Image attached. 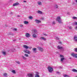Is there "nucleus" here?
I'll return each instance as SVG.
<instances>
[{"mask_svg":"<svg viewBox=\"0 0 77 77\" xmlns=\"http://www.w3.org/2000/svg\"><path fill=\"white\" fill-rule=\"evenodd\" d=\"M75 25H77V22H75Z\"/></svg>","mask_w":77,"mask_h":77,"instance_id":"40","label":"nucleus"},{"mask_svg":"<svg viewBox=\"0 0 77 77\" xmlns=\"http://www.w3.org/2000/svg\"><path fill=\"white\" fill-rule=\"evenodd\" d=\"M16 63L18 64H20V63L19 61L16 62Z\"/></svg>","mask_w":77,"mask_h":77,"instance_id":"33","label":"nucleus"},{"mask_svg":"<svg viewBox=\"0 0 77 77\" xmlns=\"http://www.w3.org/2000/svg\"><path fill=\"white\" fill-rule=\"evenodd\" d=\"M48 69L49 72H51L53 71V68L50 66H48Z\"/></svg>","mask_w":77,"mask_h":77,"instance_id":"2","label":"nucleus"},{"mask_svg":"<svg viewBox=\"0 0 77 77\" xmlns=\"http://www.w3.org/2000/svg\"><path fill=\"white\" fill-rule=\"evenodd\" d=\"M23 47L25 48H26V49H28V47L27 45H24L23 46Z\"/></svg>","mask_w":77,"mask_h":77,"instance_id":"11","label":"nucleus"},{"mask_svg":"<svg viewBox=\"0 0 77 77\" xmlns=\"http://www.w3.org/2000/svg\"><path fill=\"white\" fill-rule=\"evenodd\" d=\"M52 24H56V22L55 21H53L52 23Z\"/></svg>","mask_w":77,"mask_h":77,"instance_id":"27","label":"nucleus"},{"mask_svg":"<svg viewBox=\"0 0 77 77\" xmlns=\"http://www.w3.org/2000/svg\"><path fill=\"white\" fill-rule=\"evenodd\" d=\"M60 57H63V56L61 55H60Z\"/></svg>","mask_w":77,"mask_h":77,"instance_id":"30","label":"nucleus"},{"mask_svg":"<svg viewBox=\"0 0 77 77\" xmlns=\"http://www.w3.org/2000/svg\"><path fill=\"white\" fill-rule=\"evenodd\" d=\"M37 48L38 50H39L40 51H41L42 52L43 51H44V49L41 48H40V47H38Z\"/></svg>","mask_w":77,"mask_h":77,"instance_id":"4","label":"nucleus"},{"mask_svg":"<svg viewBox=\"0 0 77 77\" xmlns=\"http://www.w3.org/2000/svg\"><path fill=\"white\" fill-rule=\"evenodd\" d=\"M28 76L29 77H33V74H28Z\"/></svg>","mask_w":77,"mask_h":77,"instance_id":"7","label":"nucleus"},{"mask_svg":"<svg viewBox=\"0 0 77 77\" xmlns=\"http://www.w3.org/2000/svg\"><path fill=\"white\" fill-rule=\"evenodd\" d=\"M75 51L77 52V48H75Z\"/></svg>","mask_w":77,"mask_h":77,"instance_id":"31","label":"nucleus"},{"mask_svg":"<svg viewBox=\"0 0 77 77\" xmlns=\"http://www.w3.org/2000/svg\"><path fill=\"white\" fill-rule=\"evenodd\" d=\"M12 72L13 73V74H15L16 73V72H15V71L13 70L12 71Z\"/></svg>","mask_w":77,"mask_h":77,"instance_id":"20","label":"nucleus"},{"mask_svg":"<svg viewBox=\"0 0 77 77\" xmlns=\"http://www.w3.org/2000/svg\"><path fill=\"white\" fill-rule=\"evenodd\" d=\"M23 25H20V27H23Z\"/></svg>","mask_w":77,"mask_h":77,"instance_id":"38","label":"nucleus"},{"mask_svg":"<svg viewBox=\"0 0 77 77\" xmlns=\"http://www.w3.org/2000/svg\"><path fill=\"white\" fill-rule=\"evenodd\" d=\"M26 37H30V34L29 33H27L26 34Z\"/></svg>","mask_w":77,"mask_h":77,"instance_id":"8","label":"nucleus"},{"mask_svg":"<svg viewBox=\"0 0 77 77\" xmlns=\"http://www.w3.org/2000/svg\"><path fill=\"white\" fill-rule=\"evenodd\" d=\"M72 71H73V72H77V70L75 69H73Z\"/></svg>","mask_w":77,"mask_h":77,"instance_id":"17","label":"nucleus"},{"mask_svg":"<svg viewBox=\"0 0 77 77\" xmlns=\"http://www.w3.org/2000/svg\"><path fill=\"white\" fill-rule=\"evenodd\" d=\"M75 77H77V76H76Z\"/></svg>","mask_w":77,"mask_h":77,"instance_id":"49","label":"nucleus"},{"mask_svg":"<svg viewBox=\"0 0 77 77\" xmlns=\"http://www.w3.org/2000/svg\"><path fill=\"white\" fill-rule=\"evenodd\" d=\"M38 5H40V6H41V3H42V2H38Z\"/></svg>","mask_w":77,"mask_h":77,"instance_id":"16","label":"nucleus"},{"mask_svg":"<svg viewBox=\"0 0 77 77\" xmlns=\"http://www.w3.org/2000/svg\"><path fill=\"white\" fill-rule=\"evenodd\" d=\"M64 59H65V58H62L61 59V62H62L63 60H64Z\"/></svg>","mask_w":77,"mask_h":77,"instance_id":"25","label":"nucleus"},{"mask_svg":"<svg viewBox=\"0 0 77 77\" xmlns=\"http://www.w3.org/2000/svg\"><path fill=\"white\" fill-rule=\"evenodd\" d=\"M17 17H20V16H17Z\"/></svg>","mask_w":77,"mask_h":77,"instance_id":"48","label":"nucleus"},{"mask_svg":"<svg viewBox=\"0 0 77 77\" xmlns=\"http://www.w3.org/2000/svg\"><path fill=\"white\" fill-rule=\"evenodd\" d=\"M29 19H33V17H32L29 16Z\"/></svg>","mask_w":77,"mask_h":77,"instance_id":"29","label":"nucleus"},{"mask_svg":"<svg viewBox=\"0 0 77 77\" xmlns=\"http://www.w3.org/2000/svg\"><path fill=\"white\" fill-rule=\"evenodd\" d=\"M76 29L77 30V26L76 27Z\"/></svg>","mask_w":77,"mask_h":77,"instance_id":"46","label":"nucleus"},{"mask_svg":"<svg viewBox=\"0 0 77 77\" xmlns=\"http://www.w3.org/2000/svg\"><path fill=\"white\" fill-rule=\"evenodd\" d=\"M24 2H26V1H24Z\"/></svg>","mask_w":77,"mask_h":77,"instance_id":"45","label":"nucleus"},{"mask_svg":"<svg viewBox=\"0 0 77 77\" xmlns=\"http://www.w3.org/2000/svg\"><path fill=\"white\" fill-rule=\"evenodd\" d=\"M60 19H61L60 17V16H58L56 19V20L57 21L58 23H59L60 24L62 23V21Z\"/></svg>","mask_w":77,"mask_h":77,"instance_id":"1","label":"nucleus"},{"mask_svg":"<svg viewBox=\"0 0 77 77\" xmlns=\"http://www.w3.org/2000/svg\"><path fill=\"white\" fill-rule=\"evenodd\" d=\"M36 74L38 75V74H39V72H36Z\"/></svg>","mask_w":77,"mask_h":77,"instance_id":"35","label":"nucleus"},{"mask_svg":"<svg viewBox=\"0 0 77 77\" xmlns=\"http://www.w3.org/2000/svg\"><path fill=\"white\" fill-rule=\"evenodd\" d=\"M76 1V3H77V0H75Z\"/></svg>","mask_w":77,"mask_h":77,"instance_id":"44","label":"nucleus"},{"mask_svg":"<svg viewBox=\"0 0 77 77\" xmlns=\"http://www.w3.org/2000/svg\"><path fill=\"white\" fill-rule=\"evenodd\" d=\"M32 36L33 38H36V35L35 34L32 35Z\"/></svg>","mask_w":77,"mask_h":77,"instance_id":"15","label":"nucleus"},{"mask_svg":"<svg viewBox=\"0 0 77 77\" xmlns=\"http://www.w3.org/2000/svg\"><path fill=\"white\" fill-rule=\"evenodd\" d=\"M35 77H39V75H38L35 74Z\"/></svg>","mask_w":77,"mask_h":77,"instance_id":"24","label":"nucleus"},{"mask_svg":"<svg viewBox=\"0 0 77 77\" xmlns=\"http://www.w3.org/2000/svg\"><path fill=\"white\" fill-rule=\"evenodd\" d=\"M60 44H61V42H60Z\"/></svg>","mask_w":77,"mask_h":77,"instance_id":"47","label":"nucleus"},{"mask_svg":"<svg viewBox=\"0 0 77 77\" xmlns=\"http://www.w3.org/2000/svg\"><path fill=\"white\" fill-rule=\"evenodd\" d=\"M34 33H35V32H36V30H34Z\"/></svg>","mask_w":77,"mask_h":77,"instance_id":"39","label":"nucleus"},{"mask_svg":"<svg viewBox=\"0 0 77 77\" xmlns=\"http://www.w3.org/2000/svg\"><path fill=\"white\" fill-rule=\"evenodd\" d=\"M24 56H25V57H29V55L27 54H25Z\"/></svg>","mask_w":77,"mask_h":77,"instance_id":"21","label":"nucleus"},{"mask_svg":"<svg viewBox=\"0 0 77 77\" xmlns=\"http://www.w3.org/2000/svg\"><path fill=\"white\" fill-rule=\"evenodd\" d=\"M64 77H70L69 76L67 75H64Z\"/></svg>","mask_w":77,"mask_h":77,"instance_id":"26","label":"nucleus"},{"mask_svg":"<svg viewBox=\"0 0 77 77\" xmlns=\"http://www.w3.org/2000/svg\"><path fill=\"white\" fill-rule=\"evenodd\" d=\"M29 23V22L27 21H25L24 22V24H28Z\"/></svg>","mask_w":77,"mask_h":77,"instance_id":"12","label":"nucleus"},{"mask_svg":"<svg viewBox=\"0 0 77 77\" xmlns=\"http://www.w3.org/2000/svg\"><path fill=\"white\" fill-rule=\"evenodd\" d=\"M35 21L38 24V23H41V21L37 20V19L35 20Z\"/></svg>","mask_w":77,"mask_h":77,"instance_id":"5","label":"nucleus"},{"mask_svg":"<svg viewBox=\"0 0 77 77\" xmlns=\"http://www.w3.org/2000/svg\"><path fill=\"white\" fill-rule=\"evenodd\" d=\"M37 13L38 14H42V11H37Z\"/></svg>","mask_w":77,"mask_h":77,"instance_id":"14","label":"nucleus"},{"mask_svg":"<svg viewBox=\"0 0 77 77\" xmlns=\"http://www.w3.org/2000/svg\"><path fill=\"white\" fill-rule=\"evenodd\" d=\"M22 58H23V59H25V60L26 59V58L24 56H22Z\"/></svg>","mask_w":77,"mask_h":77,"instance_id":"28","label":"nucleus"},{"mask_svg":"<svg viewBox=\"0 0 77 77\" xmlns=\"http://www.w3.org/2000/svg\"><path fill=\"white\" fill-rule=\"evenodd\" d=\"M28 48H29V49H31L32 48V47H29V46H28Z\"/></svg>","mask_w":77,"mask_h":77,"instance_id":"32","label":"nucleus"},{"mask_svg":"<svg viewBox=\"0 0 77 77\" xmlns=\"http://www.w3.org/2000/svg\"><path fill=\"white\" fill-rule=\"evenodd\" d=\"M14 30H15V31H17V29L16 28H14Z\"/></svg>","mask_w":77,"mask_h":77,"instance_id":"34","label":"nucleus"},{"mask_svg":"<svg viewBox=\"0 0 77 77\" xmlns=\"http://www.w3.org/2000/svg\"><path fill=\"white\" fill-rule=\"evenodd\" d=\"M7 75H8V74H7V73H4L3 74L4 76H5V77H6Z\"/></svg>","mask_w":77,"mask_h":77,"instance_id":"19","label":"nucleus"},{"mask_svg":"<svg viewBox=\"0 0 77 77\" xmlns=\"http://www.w3.org/2000/svg\"><path fill=\"white\" fill-rule=\"evenodd\" d=\"M40 39H43V40H46V38H44V37H41Z\"/></svg>","mask_w":77,"mask_h":77,"instance_id":"18","label":"nucleus"},{"mask_svg":"<svg viewBox=\"0 0 77 77\" xmlns=\"http://www.w3.org/2000/svg\"><path fill=\"white\" fill-rule=\"evenodd\" d=\"M71 56H72L73 57H75L76 58H77V54H75L74 53H72L71 54Z\"/></svg>","mask_w":77,"mask_h":77,"instance_id":"3","label":"nucleus"},{"mask_svg":"<svg viewBox=\"0 0 77 77\" xmlns=\"http://www.w3.org/2000/svg\"><path fill=\"white\" fill-rule=\"evenodd\" d=\"M69 29H72V27H71V26L69 27Z\"/></svg>","mask_w":77,"mask_h":77,"instance_id":"37","label":"nucleus"},{"mask_svg":"<svg viewBox=\"0 0 77 77\" xmlns=\"http://www.w3.org/2000/svg\"><path fill=\"white\" fill-rule=\"evenodd\" d=\"M73 19H76V18H77V17H73Z\"/></svg>","mask_w":77,"mask_h":77,"instance_id":"36","label":"nucleus"},{"mask_svg":"<svg viewBox=\"0 0 77 77\" xmlns=\"http://www.w3.org/2000/svg\"><path fill=\"white\" fill-rule=\"evenodd\" d=\"M2 53H3V55H6V52H5L2 51Z\"/></svg>","mask_w":77,"mask_h":77,"instance_id":"22","label":"nucleus"},{"mask_svg":"<svg viewBox=\"0 0 77 77\" xmlns=\"http://www.w3.org/2000/svg\"><path fill=\"white\" fill-rule=\"evenodd\" d=\"M44 35H45V36H47V35L46 34H44Z\"/></svg>","mask_w":77,"mask_h":77,"instance_id":"41","label":"nucleus"},{"mask_svg":"<svg viewBox=\"0 0 77 77\" xmlns=\"http://www.w3.org/2000/svg\"><path fill=\"white\" fill-rule=\"evenodd\" d=\"M25 52L26 53H27L28 54H30V51L27 50L25 51Z\"/></svg>","mask_w":77,"mask_h":77,"instance_id":"9","label":"nucleus"},{"mask_svg":"<svg viewBox=\"0 0 77 77\" xmlns=\"http://www.w3.org/2000/svg\"><path fill=\"white\" fill-rule=\"evenodd\" d=\"M56 39H59V38H57V37L56 38Z\"/></svg>","mask_w":77,"mask_h":77,"instance_id":"42","label":"nucleus"},{"mask_svg":"<svg viewBox=\"0 0 77 77\" xmlns=\"http://www.w3.org/2000/svg\"><path fill=\"white\" fill-rule=\"evenodd\" d=\"M56 8H58V7H57V6L56 7Z\"/></svg>","mask_w":77,"mask_h":77,"instance_id":"43","label":"nucleus"},{"mask_svg":"<svg viewBox=\"0 0 77 77\" xmlns=\"http://www.w3.org/2000/svg\"><path fill=\"white\" fill-rule=\"evenodd\" d=\"M32 50L33 51H36V48H33Z\"/></svg>","mask_w":77,"mask_h":77,"instance_id":"23","label":"nucleus"},{"mask_svg":"<svg viewBox=\"0 0 77 77\" xmlns=\"http://www.w3.org/2000/svg\"><path fill=\"white\" fill-rule=\"evenodd\" d=\"M57 48L58 49H62L63 47L62 46H58L57 47Z\"/></svg>","mask_w":77,"mask_h":77,"instance_id":"13","label":"nucleus"},{"mask_svg":"<svg viewBox=\"0 0 77 77\" xmlns=\"http://www.w3.org/2000/svg\"><path fill=\"white\" fill-rule=\"evenodd\" d=\"M0 57H1V56H0Z\"/></svg>","mask_w":77,"mask_h":77,"instance_id":"50","label":"nucleus"},{"mask_svg":"<svg viewBox=\"0 0 77 77\" xmlns=\"http://www.w3.org/2000/svg\"><path fill=\"white\" fill-rule=\"evenodd\" d=\"M74 40L75 41H77V36H74Z\"/></svg>","mask_w":77,"mask_h":77,"instance_id":"6","label":"nucleus"},{"mask_svg":"<svg viewBox=\"0 0 77 77\" xmlns=\"http://www.w3.org/2000/svg\"><path fill=\"white\" fill-rule=\"evenodd\" d=\"M19 5V3L18 2L16 3H14L13 5V6H17V5Z\"/></svg>","mask_w":77,"mask_h":77,"instance_id":"10","label":"nucleus"}]
</instances>
